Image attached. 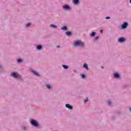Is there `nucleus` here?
Instances as JSON below:
<instances>
[{
	"label": "nucleus",
	"mask_w": 131,
	"mask_h": 131,
	"mask_svg": "<svg viewBox=\"0 0 131 131\" xmlns=\"http://www.w3.org/2000/svg\"><path fill=\"white\" fill-rule=\"evenodd\" d=\"M75 47H77V46H79V47H83L84 45L83 44V42L82 41H76L74 43Z\"/></svg>",
	"instance_id": "f257e3e1"
},
{
	"label": "nucleus",
	"mask_w": 131,
	"mask_h": 131,
	"mask_svg": "<svg viewBox=\"0 0 131 131\" xmlns=\"http://www.w3.org/2000/svg\"><path fill=\"white\" fill-rule=\"evenodd\" d=\"M11 76H12L13 77H14V78H18L20 77V75L17 74V73L15 72L12 73L11 74Z\"/></svg>",
	"instance_id": "f03ea898"
},
{
	"label": "nucleus",
	"mask_w": 131,
	"mask_h": 131,
	"mask_svg": "<svg viewBox=\"0 0 131 131\" xmlns=\"http://www.w3.org/2000/svg\"><path fill=\"white\" fill-rule=\"evenodd\" d=\"M31 124H32V125H34V126H38V123H37V122H36V121L35 120H32L31 121Z\"/></svg>",
	"instance_id": "7ed1b4c3"
},
{
	"label": "nucleus",
	"mask_w": 131,
	"mask_h": 131,
	"mask_svg": "<svg viewBox=\"0 0 131 131\" xmlns=\"http://www.w3.org/2000/svg\"><path fill=\"white\" fill-rule=\"evenodd\" d=\"M127 23H123V25H122V28L124 29L127 27Z\"/></svg>",
	"instance_id": "20e7f679"
},
{
	"label": "nucleus",
	"mask_w": 131,
	"mask_h": 131,
	"mask_svg": "<svg viewBox=\"0 0 131 131\" xmlns=\"http://www.w3.org/2000/svg\"><path fill=\"white\" fill-rule=\"evenodd\" d=\"M63 9H64V10H69V9H70V7H69V6L68 5H64L63 6Z\"/></svg>",
	"instance_id": "39448f33"
},
{
	"label": "nucleus",
	"mask_w": 131,
	"mask_h": 131,
	"mask_svg": "<svg viewBox=\"0 0 131 131\" xmlns=\"http://www.w3.org/2000/svg\"><path fill=\"white\" fill-rule=\"evenodd\" d=\"M73 3L74 5H77L79 3V0H73Z\"/></svg>",
	"instance_id": "423d86ee"
},
{
	"label": "nucleus",
	"mask_w": 131,
	"mask_h": 131,
	"mask_svg": "<svg viewBox=\"0 0 131 131\" xmlns=\"http://www.w3.org/2000/svg\"><path fill=\"white\" fill-rule=\"evenodd\" d=\"M125 40V39H124V38H120L119 39V41L120 42H123V41H124Z\"/></svg>",
	"instance_id": "0eeeda50"
},
{
	"label": "nucleus",
	"mask_w": 131,
	"mask_h": 131,
	"mask_svg": "<svg viewBox=\"0 0 131 131\" xmlns=\"http://www.w3.org/2000/svg\"><path fill=\"white\" fill-rule=\"evenodd\" d=\"M66 106L67 107V108H69V109H72V106H71L70 104H67L66 105Z\"/></svg>",
	"instance_id": "6e6552de"
},
{
	"label": "nucleus",
	"mask_w": 131,
	"mask_h": 131,
	"mask_svg": "<svg viewBox=\"0 0 131 131\" xmlns=\"http://www.w3.org/2000/svg\"><path fill=\"white\" fill-rule=\"evenodd\" d=\"M61 30H68L67 26H63L61 27Z\"/></svg>",
	"instance_id": "1a4fd4ad"
},
{
	"label": "nucleus",
	"mask_w": 131,
	"mask_h": 131,
	"mask_svg": "<svg viewBox=\"0 0 131 131\" xmlns=\"http://www.w3.org/2000/svg\"><path fill=\"white\" fill-rule=\"evenodd\" d=\"M114 77H116V78H118V77H119V74L115 73L114 74Z\"/></svg>",
	"instance_id": "9d476101"
},
{
	"label": "nucleus",
	"mask_w": 131,
	"mask_h": 131,
	"mask_svg": "<svg viewBox=\"0 0 131 131\" xmlns=\"http://www.w3.org/2000/svg\"><path fill=\"white\" fill-rule=\"evenodd\" d=\"M33 73H34V74H35V75H36L37 76H39V74L34 71H33Z\"/></svg>",
	"instance_id": "9b49d317"
},
{
	"label": "nucleus",
	"mask_w": 131,
	"mask_h": 131,
	"mask_svg": "<svg viewBox=\"0 0 131 131\" xmlns=\"http://www.w3.org/2000/svg\"><path fill=\"white\" fill-rule=\"evenodd\" d=\"M66 34L68 36H69L71 34V32H67Z\"/></svg>",
	"instance_id": "f8f14e48"
},
{
	"label": "nucleus",
	"mask_w": 131,
	"mask_h": 131,
	"mask_svg": "<svg viewBox=\"0 0 131 131\" xmlns=\"http://www.w3.org/2000/svg\"><path fill=\"white\" fill-rule=\"evenodd\" d=\"M50 27H53V28H57V26L52 24V25H50Z\"/></svg>",
	"instance_id": "ddd939ff"
},
{
	"label": "nucleus",
	"mask_w": 131,
	"mask_h": 131,
	"mask_svg": "<svg viewBox=\"0 0 131 131\" xmlns=\"http://www.w3.org/2000/svg\"><path fill=\"white\" fill-rule=\"evenodd\" d=\"M62 67H63V68L64 69H68V66H67L66 65H62Z\"/></svg>",
	"instance_id": "4468645a"
},
{
	"label": "nucleus",
	"mask_w": 131,
	"mask_h": 131,
	"mask_svg": "<svg viewBox=\"0 0 131 131\" xmlns=\"http://www.w3.org/2000/svg\"><path fill=\"white\" fill-rule=\"evenodd\" d=\"M95 35H96V32H93L92 34H91V36H95Z\"/></svg>",
	"instance_id": "2eb2a0df"
},
{
	"label": "nucleus",
	"mask_w": 131,
	"mask_h": 131,
	"mask_svg": "<svg viewBox=\"0 0 131 131\" xmlns=\"http://www.w3.org/2000/svg\"><path fill=\"white\" fill-rule=\"evenodd\" d=\"M83 67L84 68H85V69H88V64H84Z\"/></svg>",
	"instance_id": "dca6fc26"
},
{
	"label": "nucleus",
	"mask_w": 131,
	"mask_h": 131,
	"mask_svg": "<svg viewBox=\"0 0 131 131\" xmlns=\"http://www.w3.org/2000/svg\"><path fill=\"white\" fill-rule=\"evenodd\" d=\"M41 46H39L37 47V49L38 50H41Z\"/></svg>",
	"instance_id": "f3484780"
},
{
	"label": "nucleus",
	"mask_w": 131,
	"mask_h": 131,
	"mask_svg": "<svg viewBox=\"0 0 131 131\" xmlns=\"http://www.w3.org/2000/svg\"><path fill=\"white\" fill-rule=\"evenodd\" d=\"M81 76L82 78H84V77H85V76L84 74L81 75Z\"/></svg>",
	"instance_id": "a211bd4d"
},
{
	"label": "nucleus",
	"mask_w": 131,
	"mask_h": 131,
	"mask_svg": "<svg viewBox=\"0 0 131 131\" xmlns=\"http://www.w3.org/2000/svg\"><path fill=\"white\" fill-rule=\"evenodd\" d=\"M30 26V23H28L26 25V27H29Z\"/></svg>",
	"instance_id": "6ab92c4d"
},
{
	"label": "nucleus",
	"mask_w": 131,
	"mask_h": 131,
	"mask_svg": "<svg viewBox=\"0 0 131 131\" xmlns=\"http://www.w3.org/2000/svg\"><path fill=\"white\" fill-rule=\"evenodd\" d=\"M46 86L47 89H51V86H50V85H47Z\"/></svg>",
	"instance_id": "aec40b11"
},
{
	"label": "nucleus",
	"mask_w": 131,
	"mask_h": 131,
	"mask_svg": "<svg viewBox=\"0 0 131 131\" xmlns=\"http://www.w3.org/2000/svg\"><path fill=\"white\" fill-rule=\"evenodd\" d=\"M99 37L98 36H96L95 38H94V40H97V39H98Z\"/></svg>",
	"instance_id": "412c9836"
},
{
	"label": "nucleus",
	"mask_w": 131,
	"mask_h": 131,
	"mask_svg": "<svg viewBox=\"0 0 131 131\" xmlns=\"http://www.w3.org/2000/svg\"><path fill=\"white\" fill-rule=\"evenodd\" d=\"M107 104H108V105H111V101H107Z\"/></svg>",
	"instance_id": "4be33fe9"
},
{
	"label": "nucleus",
	"mask_w": 131,
	"mask_h": 131,
	"mask_svg": "<svg viewBox=\"0 0 131 131\" xmlns=\"http://www.w3.org/2000/svg\"><path fill=\"white\" fill-rule=\"evenodd\" d=\"M18 62L19 63H20V62H22V60H21V59H18Z\"/></svg>",
	"instance_id": "5701e85b"
},
{
	"label": "nucleus",
	"mask_w": 131,
	"mask_h": 131,
	"mask_svg": "<svg viewBox=\"0 0 131 131\" xmlns=\"http://www.w3.org/2000/svg\"><path fill=\"white\" fill-rule=\"evenodd\" d=\"M88 101H89V99H88V98H86L85 99V103H86V102H88Z\"/></svg>",
	"instance_id": "b1692460"
},
{
	"label": "nucleus",
	"mask_w": 131,
	"mask_h": 131,
	"mask_svg": "<svg viewBox=\"0 0 131 131\" xmlns=\"http://www.w3.org/2000/svg\"><path fill=\"white\" fill-rule=\"evenodd\" d=\"M100 33H103V30H100Z\"/></svg>",
	"instance_id": "393cba45"
},
{
	"label": "nucleus",
	"mask_w": 131,
	"mask_h": 131,
	"mask_svg": "<svg viewBox=\"0 0 131 131\" xmlns=\"http://www.w3.org/2000/svg\"><path fill=\"white\" fill-rule=\"evenodd\" d=\"M106 19H110V17L107 16V17H106Z\"/></svg>",
	"instance_id": "a878e982"
},
{
	"label": "nucleus",
	"mask_w": 131,
	"mask_h": 131,
	"mask_svg": "<svg viewBox=\"0 0 131 131\" xmlns=\"http://www.w3.org/2000/svg\"><path fill=\"white\" fill-rule=\"evenodd\" d=\"M23 129H26V127H23Z\"/></svg>",
	"instance_id": "bb28decb"
},
{
	"label": "nucleus",
	"mask_w": 131,
	"mask_h": 131,
	"mask_svg": "<svg viewBox=\"0 0 131 131\" xmlns=\"http://www.w3.org/2000/svg\"><path fill=\"white\" fill-rule=\"evenodd\" d=\"M57 48H60V46H57Z\"/></svg>",
	"instance_id": "cd10ccee"
},
{
	"label": "nucleus",
	"mask_w": 131,
	"mask_h": 131,
	"mask_svg": "<svg viewBox=\"0 0 131 131\" xmlns=\"http://www.w3.org/2000/svg\"><path fill=\"white\" fill-rule=\"evenodd\" d=\"M130 111H131V107L129 108Z\"/></svg>",
	"instance_id": "c85d7f7f"
},
{
	"label": "nucleus",
	"mask_w": 131,
	"mask_h": 131,
	"mask_svg": "<svg viewBox=\"0 0 131 131\" xmlns=\"http://www.w3.org/2000/svg\"><path fill=\"white\" fill-rule=\"evenodd\" d=\"M0 67H1V66H0Z\"/></svg>",
	"instance_id": "c756f323"
}]
</instances>
